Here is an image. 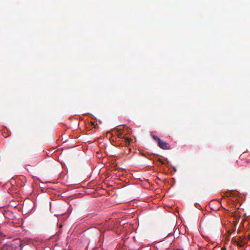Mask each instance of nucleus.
Returning <instances> with one entry per match:
<instances>
[{"label": "nucleus", "instance_id": "4", "mask_svg": "<svg viewBox=\"0 0 250 250\" xmlns=\"http://www.w3.org/2000/svg\"><path fill=\"white\" fill-rule=\"evenodd\" d=\"M116 131L117 132V136L119 138H124L125 137L124 136V134H123V132L121 131V130L119 129H117Z\"/></svg>", "mask_w": 250, "mask_h": 250}, {"label": "nucleus", "instance_id": "1", "mask_svg": "<svg viewBox=\"0 0 250 250\" xmlns=\"http://www.w3.org/2000/svg\"><path fill=\"white\" fill-rule=\"evenodd\" d=\"M16 246L11 243H8L2 245L0 250H15Z\"/></svg>", "mask_w": 250, "mask_h": 250}, {"label": "nucleus", "instance_id": "8", "mask_svg": "<svg viewBox=\"0 0 250 250\" xmlns=\"http://www.w3.org/2000/svg\"><path fill=\"white\" fill-rule=\"evenodd\" d=\"M227 249L225 247H223V248H221V250H226Z\"/></svg>", "mask_w": 250, "mask_h": 250}, {"label": "nucleus", "instance_id": "7", "mask_svg": "<svg viewBox=\"0 0 250 250\" xmlns=\"http://www.w3.org/2000/svg\"><path fill=\"white\" fill-rule=\"evenodd\" d=\"M152 137L153 138V139L154 140H155V141H157L158 142H159L161 140L158 137H157L156 135H152Z\"/></svg>", "mask_w": 250, "mask_h": 250}, {"label": "nucleus", "instance_id": "3", "mask_svg": "<svg viewBox=\"0 0 250 250\" xmlns=\"http://www.w3.org/2000/svg\"><path fill=\"white\" fill-rule=\"evenodd\" d=\"M234 243L240 247H243L247 244L246 242L241 239H240L239 241L235 240Z\"/></svg>", "mask_w": 250, "mask_h": 250}, {"label": "nucleus", "instance_id": "5", "mask_svg": "<svg viewBox=\"0 0 250 250\" xmlns=\"http://www.w3.org/2000/svg\"><path fill=\"white\" fill-rule=\"evenodd\" d=\"M124 139H125V146L129 145L130 142L132 141V139L131 138H126V137H125Z\"/></svg>", "mask_w": 250, "mask_h": 250}, {"label": "nucleus", "instance_id": "2", "mask_svg": "<svg viewBox=\"0 0 250 250\" xmlns=\"http://www.w3.org/2000/svg\"><path fill=\"white\" fill-rule=\"evenodd\" d=\"M159 146L163 149H169L170 146L169 144L166 142H163L161 140L158 142Z\"/></svg>", "mask_w": 250, "mask_h": 250}, {"label": "nucleus", "instance_id": "6", "mask_svg": "<svg viewBox=\"0 0 250 250\" xmlns=\"http://www.w3.org/2000/svg\"><path fill=\"white\" fill-rule=\"evenodd\" d=\"M7 235L8 234L7 233L4 232L2 229H0V236L2 237H6L7 236Z\"/></svg>", "mask_w": 250, "mask_h": 250}, {"label": "nucleus", "instance_id": "9", "mask_svg": "<svg viewBox=\"0 0 250 250\" xmlns=\"http://www.w3.org/2000/svg\"><path fill=\"white\" fill-rule=\"evenodd\" d=\"M159 161L162 164H164V162L161 159H159Z\"/></svg>", "mask_w": 250, "mask_h": 250}]
</instances>
